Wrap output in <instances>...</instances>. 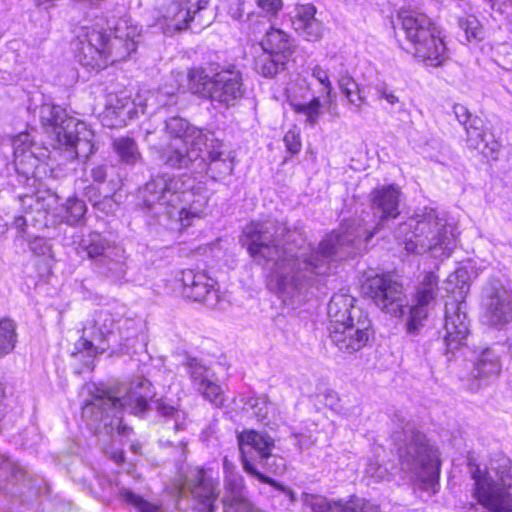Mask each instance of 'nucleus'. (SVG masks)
Masks as SVG:
<instances>
[{
  "mask_svg": "<svg viewBox=\"0 0 512 512\" xmlns=\"http://www.w3.org/2000/svg\"><path fill=\"white\" fill-rule=\"evenodd\" d=\"M375 232H367L360 220L345 221L328 234L318 248L292 246L300 236L276 221H252L240 238L256 263L271 270L268 288L291 308L304 303L309 291L328 275L332 263L354 257L366 249Z\"/></svg>",
  "mask_w": 512,
  "mask_h": 512,
  "instance_id": "nucleus-1",
  "label": "nucleus"
},
{
  "mask_svg": "<svg viewBox=\"0 0 512 512\" xmlns=\"http://www.w3.org/2000/svg\"><path fill=\"white\" fill-rule=\"evenodd\" d=\"M153 392L148 379L138 376L128 383L97 388L82 408V418L95 434L127 435L130 428L122 424V413L140 415L148 408Z\"/></svg>",
  "mask_w": 512,
  "mask_h": 512,
  "instance_id": "nucleus-2",
  "label": "nucleus"
},
{
  "mask_svg": "<svg viewBox=\"0 0 512 512\" xmlns=\"http://www.w3.org/2000/svg\"><path fill=\"white\" fill-rule=\"evenodd\" d=\"M393 422L396 429L392 440L397 449L400 469L412 480L418 481L423 489H433L440 475L437 448L401 413H395Z\"/></svg>",
  "mask_w": 512,
  "mask_h": 512,
  "instance_id": "nucleus-3",
  "label": "nucleus"
},
{
  "mask_svg": "<svg viewBox=\"0 0 512 512\" xmlns=\"http://www.w3.org/2000/svg\"><path fill=\"white\" fill-rule=\"evenodd\" d=\"M170 81V88H161L159 94L173 96L176 91H189L223 108L234 106L245 92L242 73L234 68L222 69L212 74L202 67H192L186 72L172 71Z\"/></svg>",
  "mask_w": 512,
  "mask_h": 512,
  "instance_id": "nucleus-4",
  "label": "nucleus"
},
{
  "mask_svg": "<svg viewBox=\"0 0 512 512\" xmlns=\"http://www.w3.org/2000/svg\"><path fill=\"white\" fill-rule=\"evenodd\" d=\"M107 28L114 32L113 38L102 30L91 28L79 40L77 57L83 66L101 70L110 64L125 60L136 50L139 29L129 18L108 21Z\"/></svg>",
  "mask_w": 512,
  "mask_h": 512,
  "instance_id": "nucleus-5",
  "label": "nucleus"
},
{
  "mask_svg": "<svg viewBox=\"0 0 512 512\" xmlns=\"http://www.w3.org/2000/svg\"><path fill=\"white\" fill-rule=\"evenodd\" d=\"M395 237L409 253L431 251L435 257L448 256L454 243V227L433 208H424L398 225Z\"/></svg>",
  "mask_w": 512,
  "mask_h": 512,
  "instance_id": "nucleus-6",
  "label": "nucleus"
},
{
  "mask_svg": "<svg viewBox=\"0 0 512 512\" xmlns=\"http://www.w3.org/2000/svg\"><path fill=\"white\" fill-rule=\"evenodd\" d=\"M164 132L167 139L159 143L154 142L152 133L146 137L163 163L176 168H189L191 163L198 161L197 166H203L202 147L213 133L205 132L178 116L165 121Z\"/></svg>",
  "mask_w": 512,
  "mask_h": 512,
  "instance_id": "nucleus-7",
  "label": "nucleus"
},
{
  "mask_svg": "<svg viewBox=\"0 0 512 512\" xmlns=\"http://www.w3.org/2000/svg\"><path fill=\"white\" fill-rule=\"evenodd\" d=\"M398 18L409 44L407 50L426 66L442 65L447 59L446 46L431 19L414 10H401Z\"/></svg>",
  "mask_w": 512,
  "mask_h": 512,
  "instance_id": "nucleus-8",
  "label": "nucleus"
},
{
  "mask_svg": "<svg viewBox=\"0 0 512 512\" xmlns=\"http://www.w3.org/2000/svg\"><path fill=\"white\" fill-rule=\"evenodd\" d=\"M85 253L93 270L112 280H122L127 272L125 249L98 232L84 236L78 244V254Z\"/></svg>",
  "mask_w": 512,
  "mask_h": 512,
  "instance_id": "nucleus-9",
  "label": "nucleus"
},
{
  "mask_svg": "<svg viewBox=\"0 0 512 512\" xmlns=\"http://www.w3.org/2000/svg\"><path fill=\"white\" fill-rule=\"evenodd\" d=\"M469 471L474 480L473 496L490 512H512V495L503 481L494 480L486 470L469 460Z\"/></svg>",
  "mask_w": 512,
  "mask_h": 512,
  "instance_id": "nucleus-10",
  "label": "nucleus"
},
{
  "mask_svg": "<svg viewBox=\"0 0 512 512\" xmlns=\"http://www.w3.org/2000/svg\"><path fill=\"white\" fill-rule=\"evenodd\" d=\"M482 305L489 322L501 326L512 321V289L508 280L491 276L482 288Z\"/></svg>",
  "mask_w": 512,
  "mask_h": 512,
  "instance_id": "nucleus-11",
  "label": "nucleus"
},
{
  "mask_svg": "<svg viewBox=\"0 0 512 512\" xmlns=\"http://www.w3.org/2000/svg\"><path fill=\"white\" fill-rule=\"evenodd\" d=\"M363 293L371 298L377 307L392 316H402L407 299L401 284L387 276L369 277L362 285Z\"/></svg>",
  "mask_w": 512,
  "mask_h": 512,
  "instance_id": "nucleus-12",
  "label": "nucleus"
},
{
  "mask_svg": "<svg viewBox=\"0 0 512 512\" xmlns=\"http://www.w3.org/2000/svg\"><path fill=\"white\" fill-rule=\"evenodd\" d=\"M357 321L329 324L328 331L332 344L341 352L352 354L361 350L371 335V320L362 310H355Z\"/></svg>",
  "mask_w": 512,
  "mask_h": 512,
  "instance_id": "nucleus-13",
  "label": "nucleus"
},
{
  "mask_svg": "<svg viewBox=\"0 0 512 512\" xmlns=\"http://www.w3.org/2000/svg\"><path fill=\"white\" fill-rule=\"evenodd\" d=\"M465 308V301H459L457 297L445 304V333L437 343L442 346L448 361L452 360L469 334V320Z\"/></svg>",
  "mask_w": 512,
  "mask_h": 512,
  "instance_id": "nucleus-14",
  "label": "nucleus"
},
{
  "mask_svg": "<svg viewBox=\"0 0 512 512\" xmlns=\"http://www.w3.org/2000/svg\"><path fill=\"white\" fill-rule=\"evenodd\" d=\"M237 442L243 469L261 482H272V478L256 468L255 461L274 448V439L266 432L244 429L237 434Z\"/></svg>",
  "mask_w": 512,
  "mask_h": 512,
  "instance_id": "nucleus-15",
  "label": "nucleus"
},
{
  "mask_svg": "<svg viewBox=\"0 0 512 512\" xmlns=\"http://www.w3.org/2000/svg\"><path fill=\"white\" fill-rule=\"evenodd\" d=\"M438 277L433 272L425 274L419 283L414 297V304L409 308L406 320V331L418 335L428 320L438 293Z\"/></svg>",
  "mask_w": 512,
  "mask_h": 512,
  "instance_id": "nucleus-16",
  "label": "nucleus"
},
{
  "mask_svg": "<svg viewBox=\"0 0 512 512\" xmlns=\"http://www.w3.org/2000/svg\"><path fill=\"white\" fill-rule=\"evenodd\" d=\"M12 147L16 172L25 180L34 177L39 165L50 157L48 148L38 144L28 132L15 136Z\"/></svg>",
  "mask_w": 512,
  "mask_h": 512,
  "instance_id": "nucleus-17",
  "label": "nucleus"
},
{
  "mask_svg": "<svg viewBox=\"0 0 512 512\" xmlns=\"http://www.w3.org/2000/svg\"><path fill=\"white\" fill-rule=\"evenodd\" d=\"M115 326L117 327V321L109 311H95L92 319L83 327L81 339L76 343V355L86 353L89 357H94L102 353L105 348L95 346L94 341L111 340L112 336H115Z\"/></svg>",
  "mask_w": 512,
  "mask_h": 512,
  "instance_id": "nucleus-18",
  "label": "nucleus"
},
{
  "mask_svg": "<svg viewBox=\"0 0 512 512\" xmlns=\"http://www.w3.org/2000/svg\"><path fill=\"white\" fill-rule=\"evenodd\" d=\"M182 489L189 491L197 500L195 512H215L219 482L210 472L202 468L191 469L185 477Z\"/></svg>",
  "mask_w": 512,
  "mask_h": 512,
  "instance_id": "nucleus-19",
  "label": "nucleus"
},
{
  "mask_svg": "<svg viewBox=\"0 0 512 512\" xmlns=\"http://www.w3.org/2000/svg\"><path fill=\"white\" fill-rule=\"evenodd\" d=\"M201 159L203 166H197V161L191 163L189 168L196 171L206 170L213 179L230 175L234 168V157L222 142L214 138V134L210 135L207 144L202 147Z\"/></svg>",
  "mask_w": 512,
  "mask_h": 512,
  "instance_id": "nucleus-20",
  "label": "nucleus"
},
{
  "mask_svg": "<svg viewBox=\"0 0 512 512\" xmlns=\"http://www.w3.org/2000/svg\"><path fill=\"white\" fill-rule=\"evenodd\" d=\"M182 294L187 299L203 302L208 307H214L219 301L215 281L203 272L184 270L181 272Z\"/></svg>",
  "mask_w": 512,
  "mask_h": 512,
  "instance_id": "nucleus-21",
  "label": "nucleus"
},
{
  "mask_svg": "<svg viewBox=\"0 0 512 512\" xmlns=\"http://www.w3.org/2000/svg\"><path fill=\"white\" fill-rule=\"evenodd\" d=\"M185 370L192 386L210 403L216 407L223 406L225 402L224 393L213 380V373L196 358H190L185 363Z\"/></svg>",
  "mask_w": 512,
  "mask_h": 512,
  "instance_id": "nucleus-22",
  "label": "nucleus"
},
{
  "mask_svg": "<svg viewBox=\"0 0 512 512\" xmlns=\"http://www.w3.org/2000/svg\"><path fill=\"white\" fill-rule=\"evenodd\" d=\"M40 120L56 143L67 142L69 133L77 131L79 126L83 127L82 122L68 116L63 108L53 104H43L40 107Z\"/></svg>",
  "mask_w": 512,
  "mask_h": 512,
  "instance_id": "nucleus-23",
  "label": "nucleus"
},
{
  "mask_svg": "<svg viewBox=\"0 0 512 512\" xmlns=\"http://www.w3.org/2000/svg\"><path fill=\"white\" fill-rule=\"evenodd\" d=\"M208 0H180L179 3H171L158 20V25L167 35L183 30L192 20L191 13H195L205 7Z\"/></svg>",
  "mask_w": 512,
  "mask_h": 512,
  "instance_id": "nucleus-24",
  "label": "nucleus"
},
{
  "mask_svg": "<svg viewBox=\"0 0 512 512\" xmlns=\"http://www.w3.org/2000/svg\"><path fill=\"white\" fill-rule=\"evenodd\" d=\"M465 131V141L469 149L477 150L485 157H496L501 145L489 129L481 126L480 119L474 117L471 124L465 128Z\"/></svg>",
  "mask_w": 512,
  "mask_h": 512,
  "instance_id": "nucleus-25",
  "label": "nucleus"
},
{
  "mask_svg": "<svg viewBox=\"0 0 512 512\" xmlns=\"http://www.w3.org/2000/svg\"><path fill=\"white\" fill-rule=\"evenodd\" d=\"M502 370L501 356L492 348L484 349L476 361L474 362L471 376L476 379L477 383H471L469 390L472 392L477 391L481 383L480 381H488L489 379L499 376Z\"/></svg>",
  "mask_w": 512,
  "mask_h": 512,
  "instance_id": "nucleus-26",
  "label": "nucleus"
},
{
  "mask_svg": "<svg viewBox=\"0 0 512 512\" xmlns=\"http://www.w3.org/2000/svg\"><path fill=\"white\" fill-rule=\"evenodd\" d=\"M315 14L316 8L312 4L298 5L293 12L292 25L307 41H317L322 36V24Z\"/></svg>",
  "mask_w": 512,
  "mask_h": 512,
  "instance_id": "nucleus-27",
  "label": "nucleus"
},
{
  "mask_svg": "<svg viewBox=\"0 0 512 512\" xmlns=\"http://www.w3.org/2000/svg\"><path fill=\"white\" fill-rule=\"evenodd\" d=\"M301 500L313 512H380L379 506L369 501H364L358 510L350 504L341 501H330L323 496L310 493H303Z\"/></svg>",
  "mask_w": 512,
  "mask_h": 512,
  "instance_id": "nucleus-28",
  "label": "nucleus"
},
{
  "mask_svg": "<svg viewBox=\"0 0 512 512\" xmlns=\"http://www.w3.org/2000/svg\"><path fill=\"white\" fill-rule=\"evenodd\" d=\"M294 39L281 29L271 27L259 43V49L290 60L295 52Z\"/></svg>",
  "mask_w": 512,
  "mask_h": 512,
  "instance_id": "nucleus-29",
  "label": "nucleus"
},
{
  "mask_svg": "<svg viewBox=\"0 0 512 512\" xmlns=\"http://www.w3.org/2000/svg\"><path fill=\"white\" fill-rule=\"evenodd\" d=\"M355 299L344 293H335L327 307L329 317V324L347 323L357 321L358 315H355V310H361L354 305Z\"/></svg>",
  "mask_w": 512,
  "mask_h": 512,
  "instance_id": "nucleus-30",
  "label": "nucleus"
},
{
  "mask_svg": "<svg viewBox=\"0 0 512 512\" xmlns=\"http://www.w3.org/2000/svg\"><path fill=\"white\" fill-rule=\"evenodd\" d=\"M36 195L37 194H24L19 197V201L23 206L28 205L31 210H33L32 206L34 204L37 206L35 209L36 215H33L32 211L27 212L25 215H19L15 217L12 223V227L17 231V238L23 239L26 242L33 235V233L29 230L31 223L45 216V212L41 210L42 205L36 198Z\"/></svg>",
  "mask_w": 512,
  "mask_h": 512,
  "instance_id": "nucleus-31",
  "label": "nucleus"
},
{
  "mask_svg": "<svg viewBox=\"0 0 512 512\" xmlns=\"http://www.w3.org/2000/svg\"><path fill=\"white\" fill-rule=\"evenodd\" d=\"M289 60L260 49V53L254 57V70L266 78H273L286 69Z\"/></svg>",
  "mask_w": 512,
  "mask_h": 512,
  "instance_id": "nucleus-32",
  "label": "nucleus"
},
{
  "mask_svg": "<svg viewBox=\"0 0 512 512\" xmlns=\"http://www.w3.org/2000/svg\"><path fill=\"white\" fill-rule=\"evenodd\" d=\"M84 129V126H79L77 131L69 133V141L57 142V149L64 151L67 159H74L76 157H88L94 151V145L87 138L79 137L80 130Z\"/></svg>",
  "mask_w": 512,
  "mask_h": 512,
  "instance_id": "nucleus-33",
  "label": "nucleus"
},
{
  "mask_svg": "<svg viewBox=\"0 0 512 512\" xmlns=\"http://www.w3.org/2000/svg\"><path fill=\"white\" fill-rule=\"evenodd\" d=\"M469 289L470 275L467 269L459 268L449 275L446 287V290L451 293L449 300H454V297H457L459 301H464Z\"/></svg>",
  "mask_w": 512,
  "mask_h": 512,
  "instance_id": "nucleus-34",
  "label": "nucleus"
},
{
  "mask_svg": "<svg viewBox=\"0 0 512 512\" xmlns=\"http://www.w3.org/2000/svg\"><path fill=\"white\" fill-rule=\"evenodd\" d=\"M16 323L10 318L0 319V356L11 353L17 343Z\"/></svg>",
  "mask_w": 512,
  "mask_h": 512,
  "instance_id": "nucleus-35",
  "label": "nucleus"
},
{
  "mask_svg": "<svg viewBox=\"0 0 512 512\" xmlns=\"http://www.w3.org/2000/svg\"><path fill=\"white\" fill-rule=\"evenodd\" d=\"M137 332L138 325L133 319H119L117 321L115 336H112L111 340L119 346L128 347L131 341L136 338Z\"/></svg>",
  "mask_w": 512,
  "mask_h": 512,
  "instance_id": "nucleus-36",
  "label": "nucleus"
},
{
  "mask_svg": "<svg viewBox=\"0 0 512 512\" xmlns=\"http://www.w3.org/2000/svg\"><path fill=\"white\" fill-rule=\"evenodd\" d=\"M290 106L296 114L303 115L305 117V122L307 125L313 127L318 124L322 115V104L318 97H314L308 103L291 102Z\"/></svg>",
  "mask_w": 512,
  "mask_h": 512,
  "instance_id": "nucleus-37",
  "label": "nucleus"
},
{
  "mask_svg": "<svg viewBox=\"0 0 512 512\" xmlns=\"http://www.w3.org/2000/svg\"><path fill=\"white\" fill-rule=\"evenodd\" d=\"M243 410L250 413L258 421L267 419L271 404L265 396H244L241 399Z\"/></svg>",
  "mask_w": 512,
  "mask_h": 512,
  "instance_id": "nucleus-38",
  "label": "nucleus"
},
{
  "mask_svg": "<svg viewBox=\"0 0 512 512\" xmlns=\"http://www.w3.org/2000/svg\"><path fill=\"white\" fill-rule=\"evenodd\" d=\"M398 194H376L373 206L381 212V219L395 218L399 215Z\"/></svg>",
  "mask_w": 512,
  "mask_h": 512,
  "instance_id": "nucleus-39",
  "label": "nucleus"
},
{
  "mask_svg": "<svg viewBox=\"0 0 512 512\" xmlns=\"http://www.w3.org/2000/svg\"><path fill=\"white\" fill-rule=\"evenodd\" d=\"M119 495L124 502L133 506L138 512H163L161 506L146 501L128 488L120 487Z\"/></svg>",
  "mask_w": 512,
  "mask_h": 512,
  "instance_id": "nucleus-40",
  "label": "nucleus"
},
{
  "mask_svg": "<svg viewBox=\"0 0 512 512\" xmlns=\"http://www.w3.org/2000/svg\"><path fill=\"white\" fill-rule=\"evenodd\" d=\"M63 220L69 225L76 224L86 213V204L76 196H70L62 206Z\"/></svg>",
  "mask_w": 512,
  "mask_h": 512,
  "instance_id": "nucleus-41",
  "label": "nucleus"
},
{
  "mask_svg": "<svg viewBox=\"0 0 512 512\" xmlns=\"http://www.w3.org/2000/svg\"><path fill=\"white\" fill-rule=\"evenodd\" d=\"M146 190L147 192H180L182 183L179 178L163 174L147 183Z\"/></svg>",
  "mask_w": 512,
  "mask_h": 512,
  "instance_id": "nucleus-42",
  "label": "nucleus"
},
{
  "mask_svg": "<svg viewBox=\"0 0 512 512\" xmlns=\"http://www.w3.org/2000/svg\"><path fill=\"white\" fill-rule=\"evenodd\" d=\"M114 149L121 161L126 163H135L139 157V151L136 143L131 138H120L114 141Z\"/></svg>",
  "mask_w": 512,
  "mask_h": 512,
  "instance_id": "nucleus-43",
  "label": "nucleus"
},
{
  "mask_svg": "<svg viewBox=\"0 0 512 512\" xmlns=\"http://www.w3.org/2000/svg\"><path fill=\"white\" fill-rule=\"evenodd\" d=\"M246 495L244 479L238 473H229L225 477V496L222 500L240 498Z\"/></svg>",
  "mask_w": 512,
  "mask_h": 512,
  "instance_id": "nucleus-44",
  "label": "nucleus"
},
{
  "mask_svg": "<svg viewBox=\"0 0 512 512\" xmlns=\"http://www.w3.org/2000/svg\"><path fill=\"white\" fill-rule=\"evenodd\" d=\"M256 468L261 467L265 472L278 474L285 470V461L283 458L272 454V450H268L255 461Z\"/></svg>",
  "mask_w": 512,
  "mask_h": 512,
  "instance_id": "nucleus-45",
  "label": "nucleus"
},
{
  "mask_svg": "<svg viewBox=\"0 0 512 512\" xmlns=\"http://www.w3.org/2000/svg\"><path fill=\"white\" fill-rule=\"evenodd\" d=\"M199 197L189 208H182L179 211V220L183 227H188L192 224L190 219L201 218L204 214L202 207L206 202L207 198L204 194H197Z\"/></svg>",
  "mask_w": 512,
  "mask_h": 512,
  "instance_id": "nucleus-46",
  "label": "nucleus"
},
{
  "mask_svg": "<svg viewBox=\"0 0 512 512\" xmlns=\"http://www.w3.org/2000/svg\"><path fill=\"white\" fill-rule=\"evenodd\" d=\"M27 242L29 249L35 255L53 258V249L50 239L33 234Z\"/></svg>",
  "mask_w": 512,
  "mask_h": 512,
  "instance_id": "nucleus-47",
  "label": "nucleus"
},
{
  "mask_svg": "<svg viewBox=\"0 0 512 512\" xmlns=\"http://www.w3.org/2000/svg\"><path fill=\"white\" fill-rule=\"evenodd\" d=\"M222 503L224 512H256L254 505L246 495L240 498L222 500Z\"/></svg>",
  "mask_w": 512,
  "mask_h": 512,
  "instance_id": "nucleus-48",
  "label": "nucleus"
},
{
  "mask_svg": "<svg viewBox=\"0 0 512 512\" xmlns=\"http://www.w3.org/2000/svg\"><path fill=\"white\" fill-rule=\"evenodd\" d=\"M459 24L460 27L464 30L468 41L482 39V28L476 18L471 17L462 19L460 20Z\"/></svg>",
  "mask_w": 512,
  "mask_h": 512,
  "instance_id": "nucleus-49",
  "label": "nucleus"
},
{
  "mask_svg": "<svg viewBox=\"0 0 512 512\" xmlns=\"http://www.w3.org/2000/svg\"><path fill=\"white\" fill-rule=\"evenodd\" d=\"M157 411L165 417H170L175 420V429L178 430L180 428L179 419H184V412L177 409L176 407L165 403L162 400H158L156 402Z\"/></svg>",
  "mask_w": 512,
  "mask_h": 512,
  "instance_id": "nucleus-50",
  "label": "nucleus"
},
{
  "mask_svg": "<svg viewBox=\"0 0 512 512\" xmlns=\"http://www.w3.org/2000/svg\"><path fill=\"white\" fill-rule=\"evenodd\" d=\"M366 475L375 481H383L390 479V472L387 467L375 461H370L365 468Z\"/></svg>",
  "mask_w": 512,
  "mask_h": 512,
  "instance_id": "nucleus-51",
  "label": "nucleus"
},
{
  "mask_svg": "<svg viewBox=\"0 0 512 512\" xmlns=\"http://www.w3.org/2000/svg\"><path fill=\"white\" fill-rule=\"evenodd\" d=\"M283 141L289 152L296 154L301 149L300 133L296 129H291L284 135Z\"/></svg>",
  "mask_w": 512,
  "mask_h": 512,
  "instance_id": "nucleus-52",
  "label": "nucleus"
},
{
  "mask_svg": "<svg viewBox=\"0 0 512 512\" xmlns=\"http://www.w3.org/2000/svg\"><path fill=\"white\" fill-rule=\"evenodd\" d=\"M0 470L11 471L13 478L19 480L25 476V471L13 463L7 456L0 454Z\"/></svg>",
  "mask_w": 512,
  "mask_h": 512,
  "instance_id": "nucleus-53",
  "label": "nucleus"
},
{
  "mask_svg": "<svg viewBox=\"0 0 512 512\" xmlns=\"http://www.w3.org/2000/svg\"><path fill=\"white\" fill-rule=\"evenodd\" d=\"M259 8L266 14L276 16L283 8L282 0H255Z\"/></svg>",
  "mask_w": 512,
  "mask_h": 512,
  "instance_id": "nucleus-54",
  "label": "nucleus"
},
{
  "mask_svg": "<svg viewBox=\"0 0 512 512\" xmlns=\"http://www.w3.org/2000/svg\"><path fill=\"white\" fill-rule=\"evenodd\" d=\"M453 112H454L455 118L464 127V129L471 124V121L474 118V117H472L468 108L462 104H455L453 106Z\"/></svg>",
  "mask_w": 512,
  "mask_h": 512,
  "instance_id": "nucleus-55",
  "label": "nucleus"
},
{
  "mask_svg": "<svg viewBox=\"0 0 512 512\" xmlns=\"http://www.w3.org/2000/svg\"><path fill=\"white\" fill-rule=\"evenodd\" d=\"M338 86L344 95L351 94L353 89H357V87H359L358 84L356 83V81L352 78V76L347 71L343 72L339 76Z\"/></svg>",
  "mask_w": 512,
  "mask_h": 512,
  "instance_id": "nucleus-56",
  "label": "nucleus"
},
{
  "mask_svg": "<svg viewBox=\"0 0 512 512\" xmlns=\"http://www.w3.org/2000/svg\"><path fill=\"white\" fill-rule=\"evenodd\" d=\"M312 76L316 78L320 84H322L326 90L327 95L329 96L333 90L332 83L329 79L328 73L321 66L316 65L312 69Z\"/></svg>",
  "mask_w": 512,
  "mask_h": 512,
  "instance_id": "nucleus-57",
  "label": "nucleus"
},
{
  "mask_svg": "<svg viewBox=\"0 0 512 512\" xmlns=\"http://www.w3.org/2000/svg\"><path fill=\"white\" fill-rule=\"evenodd\" d=\"M319 401L323 402L325 406L332 410H338L340 408L338 394L333 390H326L316 396Z\"/></svg>",
  "mask_w": 512,
  "mask_h": 512,
  "instance_id": "nucleus-58",
  "label": "nucleus"
},
{
  "mask_svg": "<svg viewBox=\"0 0 512 512\" xmlns=\"http://www.w3.org/2000/svg\"><path fill=\"white\" fill-rule=\"evenodd\" d=\"M243 2L241 0H234L229 7V15L235 20H241L245 14Z\"/></svg>",
  "mask_w": 512,
  "mask_h": 512,
  "instance_id": "nucleus-59",
  "label": "nucleus"
},
{
  "mask_svg": "<svg viewBox=\"0 0 512 512\" xmlns=\"http://www.w3.org/2000/svg\"><path fill=\"white\" fill-rule=\"evenodd\" d=\"M345 96L348 99L349 103L355 106L357 111H360L364 103V97L361 95L359 87H357V89H353L351 94Z\"/></svg>",
  "mask_w": 512,
  "mask_h": 512,
  "instance_id": "nucleus-60",
  "label": "nucleus"
},
{
  "mask_svg": "<svg viewBox=\"0 0 512 512\" xmlns=\"http://www.w3.org/2000/svg\"><path fill=\"white\" fill-rule=\"evenodd\" d=\"M265 483L269 484V485L273 486L275 489L281 491L284 495L289 497L291 502H295V500H296L295 492L293 490H291L290 488L276 482L274 479H272V482H265Z\"/></svg>",
  "mask_w": 512,
  "mask_h": 512,
  "instance_id": "nucleus-61",
  "label": "nucleus"
},
{
  "mask_svg": "<svg viewBox=\"0 0 512 512\" xmlns=\"http://www.w3.org/2000/svg\"><path fill=\"white\" fill-rule=\"evenodd\" d=\"M378 93L380 98L385 99L391 105L399 103V98L385 88L378 89Z\"/></svg>",
  "mask_w": 512,
  "mask_h": 512,
  "instance_id": "nucleus-62",
  "label": "nucleus"
},
{
  "mask_svg": "<svg viewBox=\"0 0 512 512\" xmlns=\"http://www.w3.org/2000/svg\"><path fill=\"white\" fill-rule=\"evenodd\" d=\"M91 173H92V177H93L94 181H97V182L104 181V179L106 177V170L102 166L94 168Z\"/></svg>",
  "mask_w": 512,
  "mask_h": 512,
  "instance_id": "nucleus-63",
  "label": "nucleus"
},
{
  "mask_svg": "<svg viewBox=\"0 0 512 512\" xmlns=\"http://www.w3.org/2000/svg\"><path fill=\"white\" fill-rule=\"evenodd\" d=\"M493 6H498V10L504 12L507 7H512V0H491Z\"/></svg>",
  "mask_w": 512,
  "mask_h": 512,
  "instance_id": "nucleus-64",
  "label": "nucleus"
}]
</instances>
